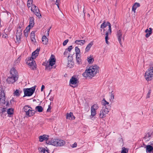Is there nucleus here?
Listing matches in <instances>:
<instances>
[{"mask_svg": "<svg viewBox=\"0 0 153 153\" xmlns=\"http://www.w3.org/2000/svg\"><path fill=\"white\" fill-rule=\"evenodd\" d=\"M99 67L97 65L91 66L85 70L82 75L84 77L91 78L99 72Z\"/></svg>", "mask_w": 153, "mask_h": 153, "instance_id": "obj_1", "label": "nucleus"}, {"mask_svg": "<svg viewBox=\"0 0 153 153\" xmlns=\"http://www.w3.org/2000/svg\"><path fill=\"white\" fill-rule=\"evenodd\" d=\"M47 144L56 146H61L65 145V141L59 139H52L46 142Z\"/></svg>", "mask_w": 153, "mask_h": 153, "instance_id": "obj_2", "label": "nucleus"}, {"mask_svg": "<svg viewBox=\"0 0 153 153\" xmlns=\"http://www.w3.org/2000/svg\"><path fill=\"white\" fill-rule=\"evenodd\" d=\"M107 25L108 26V29L106 31V30L105 29V28H104V29H100V31L101 34L102 35H105V42L107 44H108V35H110L111 33V25L110 23L109 22H107Z\"/></svg>", "mask_w": 153, "mask_h": 153, "instance_id": "obj_3", "label": "nucleus"}, {"mask_svg": "<svg viewBox=\"0 0 153 153\" xmlns=\"http://www.w3.org/2000/svg\"><path fill=\"white\" fill-rule=\"evenodd\" d=\"M22 112L25 113L26 116L29 117L33 116L35 113V111L33 110L30 106L27 105H26L23 107Z\"/></svg>", "mask_w": 153, "mask_h": 153, "instance_id": "obj_4", "label": "nucleus"}, {"mask_svg": "<svg viewBox=\"0 0 153 153\" xmlns=\"http://www.w3.org/2000/svg\"><path fill=\"white\" fill-rule=\"evenodd\" d=\"M150 66L145 74V79L147 81H150L153 78V64L150 65Z\"/></svg>", "mask_w": 153, "mask_h": 153, "instance_id": "obj_5", "label": "nucleus"}, {"mask_svg": "<svg viewBox=\"0 0 153 153\" xmlns=\"http://www.w3.org/2000/svg\"><path fill=\"white\" fill-rule=\"evenodd\" d=\"M56 62V59L54 56L51 55L49 59L45 65V69L47 70H50L53 68L52 67L55 64Z\"/></svg>", "mask_w": 153, "mask_h": 153, "instance_id": "obj_6", "label": "nucleus"}, {"mask_svg": "<svg viewBox=\"0 0 153 153\" xmlns=\"http://www.w3.org/2000/svg\"><path fill=\"white\" fill-rule=\"evenodd\" d=\"M25 61L31 69L33 70H36V65L34 59L30 57H29L26 59Z\"/></svg>", "mask_w": 153, "mask_h": 153, "instance_id": "obj_7", "label": "nucleus"}, {"mask_svg": "<svg viewBox=\"0 0 153 153\" xmlns=\"http://www.w3.org/2000/svg\"><path fill=\"white\" fill-rule=\"evenodd\" d=\"M5 97L4 90L2 87H0V105L3 106L5 105L6 106L9 104L8 102L5 101Z\"/></svg>", "mask_w": 153, "mask_h": 153, "instance_id": "obj_8", "label": "nucleus"}, {"mask_svg": "<svg viewBox=\"0 0 153 153\" xmlns=\"http://www.w3.org/2000/svg\"><path fill=\"white\" fill-rule=\"evenodd\" d=\"M35 90V87L29 88H25L23 89V91L24 95L23 97L26 96L30 97L33 94L34 91Z\"/></svg>", "mask_w": 153, "mask_h": 153, "instance_id": "obj_9", "label": "nucleus"}, {"mask_svg": "<svg viewBox=\"0 0 153 153\" xmlns=\"http://www.w3.org/2000/svg\"><path fill=\"white\" fill-rule=\"evenodd\" d=\"M109 111L110 110L108 108H104V107H102V109L100 111L99 118L101 119L105 118Z\"/></svg>", "mask_w": 153, "mask_h": 153, "instance_id": "obj_10", "label": "nucleus"}, {"mask_svg": "<svg viewBox=\"0 0 153 153\" xmlns=\"http://www.w3.org/2000/svg\"><path fill=\"white\" fill-rule=\"evenodd\" d=\"M31 10L39 18L41 17L42 16L39 12V9L35 5L33 4L32 5Z\"/></svg>", "mask_w": 153, "mask_h": 153, "instance_id": "obj_11", "label": "nucleus"}, {"mask_svg": "<svg viewBox=\"0 0 153 153\" xmlns=\"http://www.w3.org/2000/svg\"><path fill=\"white\" fill-rule=\"evenodd\" d=\"M99 107L97 104H94L91 107V115L90 116L91 118H92L96 115L97 113L96 110Z\"/></svg>", "mask_w": 153, "mask_h": 153, "instance_id": "obj_12", "label": "nucleus"}, {"mask_svg": "<svg viewBox=\"0 0 153 153\" xmlns=\"http://www.w3.org/2000/svg\"><path fill=\"white\" fill-rule=\"evenodd\" d=\"M18 79L11 76L8 77L7 79V81L9 84L13 83L17 80Z\"/></svg>", "mask_w": 153, "mask_h": 153, "instance_id": "obj_13", "label": "nucleus"}, {"mask_svg": "<svg viewBox=\"0 0 153 153\" xmlns=\"http://www.w3.org/2000/svg\"><path fill=\"white\" fill-rule=\"evenodd\" d=\"M10 76L18 78V74L16 70L14 68H12L10 71Z\"/></svg>", "mask_w": 153, "mask_h": 153, "instance_id": "obj_14", "label": "nucleus"}, {"mask_svg": "<svg viewBox=\"0 0 153 153\" xmlns=\"http://www.w3.org/2000/svg\"><path fill=\"white\" fill-rule=\"evenodd\" d=\"M116 35L119 43L121 45V39H123L122 31L121 30H118L117 32Z\"/></svg>", "mask_w": 153, "mask_h": 153, "instance_id": "obj_15", "label": "nucleus"}, {"mask_svg": "<svg viewBox=\"0 0 153 153\" xmlns=\"http://www.w3.org/2000/svg\"><path fill=\"white\" fill-rule=\"evenodd\" d=\"M49 136L46 134H44L42 135L39 136V141L40 142H42L44 140L48 141L50 140H48L49 139Z\"/></svg>", "mask_w": 153, "mask_h": 153, "instance_id": "obj_16", "label": "nucleus"}, {"mask_svg": "<svg viewBox=\"0 0 153 153\" xmlns=\"http://www.w3.org/2000/svg\"><path fill=\"white\" fill-rule=\"evenodd\" d=\"M34 19L33 17L30 18V21L29 25L27 27L28 28L30 29L33 27L34 25Z\"/></svg>", "mask_w": 153, "mask_h": 153, "instance_id": "obj_17", "label": "nucleus"}, {"mask_svg": "<svg viewBox=\"0 0 153 153\" xmlns=\"http://www.w3.org/2000/svg\"><path fill=\"white\" fill-rule=\"evenodd\" d=\"M40 48H37L36 50L32 53L31 57L34 59L38 56L39 54V52L40 51Z\"/></svg>", "mask_w": 153, "mask_h": 153, "instance_id": "obj_18", "label": "nucleus"}, {"mask_svg": "<svg viewBox=\"0 0 153 153\" xmlns=\"http://www.w3.org/2000/svg\"><path fill=\"white\" fill-rule=\"evenodd\" d=\"M66 118L67 119L72 120L75 119V117L73 115L72 113L70 112L69 113H67V114Z\"/></svg>", "mask_w": 153, "mask_h": 153, "instance_id": "obj_19", "label": "nucleus"}, {"mask_svg": "<svg viewBox=\"0 0 153 153\" xmlns=\"http://www.w3.org/2000/svg\"><path fill=\"white\" fill-rule=\"evenodd\" d=\"M77 80L76 78L72 76L70 79V84L75 85L77 84Z\"/></svg>", "mask_w": 153, "mask_h": 153, "instance_id": "obj_20", "label": "nucleus"}, {"mask_svg": "<svg viewBox=\"0 0 153 153\" xmlns=\"http://www.w3.org/2000/svg\"><path fill=\"white\" fill-rule=\"evenodd\" d=\"M35 31H32L30 34V37L31 41L33 43H35L36 42V39H35Z\"/></svg>", "mask_w": 153, "mask_h": 153, "instance_id": "obj_21", "label": "nucleus"}, {"mask_svg": "<svg viewBox=\"0 0 153 153\" xmlns=\"http://www.w3.org/2000/svg\"><path fill=\"white\" fill-rule=\"evenodd\" d=\"M22 31L21 28L19 27L16 33V37L17 39H18V38H20V36L22 34Z\"/></svg>", "mask_w": 153, "mask_h": 153, "instance_id": "obj_22", "label": "nucleus"}, {"mask_svg": "<svg viewBox=\"0 0 153 153\" xmlns=\"http://www.w3.org/2000/svg\"><path fill=\"white\" fill-rule=\"evenodd\" d=\"M102 105H103V107L105 108H108L107 106L109 107V102H107L105 99H103L102 102Z\"/></svg>", "mask_w": 153, "mask_h": 153, "instance_id": "obj_23", "label": "nucleus"}, {"mask_svg": "<svg viewBox=\"0 0 153 153\" xmlns=\"http://www.w3.org/2000/svg\"><path fill=\"white\" fill-rule=\"evenodd\" d=\"M88 62L89 64H91L93 63L94 61V59L93 58V56L91 55L90 56H88L87 59Z\"/></svg>", "mask_w": 153, "mask_h": 153, "instance_id": "obj_24", "label": "nucleus"}, {"mask_svg": "<svg viewBox=\"0 0 153 153\" xmlns=\"http://www.w3.org/2000/svg\"><path fill=\"white\" fill-rule=\"evenodd\" d=\"M140 6V4L138 3H135L133 5L132 7V11L135 12V10L137 7Z\"/></svg>", "mask_w": 153, "mask_h": 153, "instance_id": "obj_25", "label": "nucleus"}, {"mask_svg": "<svg viewBox=\"0 0 153 153\" xmlns=\"http://www.w3.org/2000/svg\"><path fill=\"white\" fill-rule=\"evenodd\" d=\"M85 42V40H76L75 41V43L77 45H83Z\"/></svg>", "mask_w": 153, "mask_h": 153, "instance_id": "obj_26", "label": "nucleus"}, {"mask_svg": "<svg viewBox=\"0 0 153 153\" xmlns=\"http://www.w3.org/2000/svg\"><path fill=\"white\" fill-rule=\"evenodd\" d=\"M13 108H10L8 109L7 113L9 117H11L13 115Z\"/></svg>", "mask_w": 153, "mask_h": 153, "instance_id": "obj_27", "label": "nucleus"}, {"mask_svg": "<svg viewBox=\"0 0 153 153\" xmlns=\"http://www.w3.org/2000/svg\"><path fill=\"white\" fill-rule=\"evenodd\" d=\"M42 41L43 44L46 45L48 42V39L45 36H44L42 37Z\"/></svg>", "mask_w": 153, "mask_h": 153, "instance_id": "obj_28", "label": "nucleus"}, {"mask_svg": "<svg viewBox=\"0 0 153 153\" xmlns=\"http://www.w3.org/2000/svg\"><path fill=\"white\" fill-rule=\"evenodd\" d=\"M153 150V147L151 145H147L146 146V152H150Z\"/></svg>", "mask_w": 153, "mask_h": 153, "instance_id": "obj_29", "label": "nucleus"}, {"mask_svg": "<svg viewBox=\"0 0 153 153\" xmlns=\"http://www.w3.org/2000/svg\"><path fill=\"white\" fill-rule=\"evenodd\" d=\"M35 109L39 112H41L43 111V108L41 106H37L35 108Z\"/></svg>", "mask_w": 153, "mask_h": 153, "instance_id": "obj_30", "label": "nucleus"}, {"mask_svg": "<svg viewBox=\"0 0 153 153\" xmlns=\"http://www.w3.org/2000/svg\"><path fill=\"white\" fill-rule=\"evenodd\" d=\"M22 91H20L19 90L16 89L14 92V94L16 96H19Z\"/></svg>", "mask_w": 153, "mask_h": 153, "instance_id": "obj_31", "label": "nucleus"}, {"mask_svg": "<svg viewBox=\"0 0 153 153\" xmlns=\"http://www.w3.org/2000/svg\"><path fill=\"white\" fill-rule=\"evenodd\" d=\"M30 29L27 27L26 29L24 31V33L25 36L27 37L28 35V32L29 31Z\"/></svg>", "mask_w": 153, "mask_h": 153, "instance_id": "obj_32", "label": "nucleus"}, {"mask_svg": "<svg viewBox=\"0 0 153 153\" xmlns=\"http://www.w3.org/2000/svg\"><path fill=\"white\" fill-rule=\"evenodd\" d=\"M72 49V48H68L66 49L64 52V55H67L68 54L69 55H70V53Z\"/></svg>", "mask_w": 153, "mask_h": 153, "instance_id": "obj_33", "label": "nucleus"}, {"mask_svg": "<svg viewBox=\"0 0 153 153\" xmlns=\"http://www.w3.org/2000/svg\"><path fill=\"white\" fill-rule=\"evenodd\" d=\"M21 59V58L20 56H19L16 59L14 62V65H18Z\"/></svg>", "mask_w": 153, "mask_h": 153, "instance_id": "obj_34", "label": "nucleus"}, {"mask_svg": "<svg viewBox=\"0 0 153 153\" xmlns=\"http://www.w3.org/2000/svg\"><path fill=\"white\" fill-rule=\"evenodd\" d=\"M74 65V62L73 61H68L67 66L69 68H72Z\"/></svg>", "mask_w": 153, "mask_h": 153, "instance_id": "obj_35", "label": "nucleus"}, {"mask_svg": "<svg viewBox=\"0 0 153 153\" xmlns=\"http://www.w3.org/2000/svg\"><path fill=\"white\" fill-rule=\"evenodd\" d=\"M114 96L113 93V91H112L111 92V95L110 96V100L111 102H113L114 100Z\"/></svg>", "mask_w": 153, "mask_h": 153, "instance_id": "obj_36", "label": "nucleus"}, {"mask_svg": "<svg viewBox=\"0 0 153 153\" xmlns=\"http://www.w3.org/2000/svg\"><path fill=\"white\" fill-rule=\"evenodd\" d=\"M76 61L78 65H81L82 64V60L80 58L77 57V58H76Z\"/></svg>", "mask_w": 153, "mask_h": 153, "instance_id": "obj_37", "label": "nucleus"}, {"mask_svg": "<svg viewBox=\"0 0 153 153\" xmlns=\"http://www.w3.org/2000/svg\"><path fill=\"white\" fill-rule=\"evenodd\" d=\"M107 25V23H106L105 22H104L101 25L100 28L102 29L105 28Z\"/></svg>", "mask_w": 153, "mask_h": 153, "instance_id": "obj_38", "label": "nucleus"}, {"mask_svg": "<svg viewBox=\"0 0 153 153\" xmlns=\"http://www.w3.org/2000/svg\"><path fill=\"white\" fill-rule=\"evenodd\" d=\"M33 0H28L27 5L28 7H29L31 6L32 4Z\"/></svg>", "mask_w": 153, "mask_h": 153, "instance_id": "obj_39", "label": "nucleus"}, {"mask_svg": "<svg viewBox=\"0 0 153 153\" xmlns=\"http://www.w3.org/2000/svg\"><path fill=\"white\" fill-rule=\"evenodd\" d=\"M151 135H152V134H151V133H147L146 134L145 137V139H147V138H148V139H150V137L151 136Z\"/></svg>", "mask_w": 153, "mask_h": 153, "instance_id": "obj_40", "label": "nucleus"}, {"mask_svg": "<svg viewBox=\"0 0 153 153\" xmlns=\"http://www.w3.org/2000/svg\"><path fill=\"white\" fill-rule=\"evenodd\" d=\"M128 150L125 147H123L122 149L121 153H127Z\"/></svg>", "mask_w": 153, "mask_h": 153, "instance_id": "obj_41", "label": "nucleus"}, {"mask_svg": "<svg viewBox=\"0 0 153 153\" xmlns=\"http://www.w3.org/2000/svg\"><path fill=\"white\" fill-rule=\"evenodd\" d=\"M152 29L151 28H149V29H147L145 30V32L148 33H150V34L152 33Z\"/></svg>", "mask_w": 153, "mask_h": 153, "instance_id": "obj_42", "label": "nucleus"}, {"mask_svg": "<svg viewBox=\"0 0 153 153\" xmlns=\"http://www.w3.org/2000/svg\"><path fill=\"white\" fill-rule=\"evenodd\" d=\"M73 57L72 54H70L68 55V61H72Z\"/></svg>", "mask_w": 153, "mask_h": 153, "instance_id": "obj_43", "label": "nucleus"}, {"mask_svg": "<svg viewBox=\"0 0 153 153\" xmlns=\"http://www.w3.org/2000/svg\"><path fill=\"white\" fill-rule=\"evenodd\" d=\"M75 51L76 52V55L80 54V51L79 48H75Z\"/></svg>", "mask_w": 153, "mask_h": 153, "instance_id": "obj_44", "label": "nucleus"}, {"mask_svg": "<svg viewBox=\"0 0 153 153\" xmlns=\"http://www.w3.org/2000/svg\"><path fill=\"white\" fill-rule=\"evenodd\" d=\"M41 152L42 153H48V151L47 150L45 149L44 148H42Z\"/></svg>", "mask_w": 153, "mask_h": 153, "instance_id": "obj_45", "label": "nucleus"}, {"mask_svg": "<svg viewBox=\"0 0 153 153\" xmlns=\"http://www.w3.org/2000/svg\"><path fill=\"white\" fill-rule=\"evenodd\" d=\"M93 42H92L90 43L88 45H87L86 48H91V47L92 46V45H93Z\"/></svg>", "mask_w": 153, "mask_h": 153, "instance_id": "obj_46", "label": "nucleus"}, {"mask_svg": "<svg viewBox=\"0 0 153 153\" xmlns=\"http://www.w3.org/2000/svg\"><path fill=\"white\" fill-rule=\"evenodd\" d=\"M151 92L150 90H149L147 94V95H146V98H149V97L150 96V95H151Z\"/></svg>", "mask_w": 153, "mask_h": 153, "instance_id": "obj_47", "label": "nucleus"}, {"mask_svg": "<svg viewBox=\"0 0 153 153\" xmlns=\"http://www.w3.org/2000/svg\"><path fill=\"white\" fill-rule=\"evenodd\" d=\"M68 39H66V40H65L63 42V45L64 46L65 45L67 44V43L68 42Z\"/></svg>", "mask_w": 153, "mask_h": 153, "instance_id": "obj_48", "label": "nucleus"}, {"mask_svg": "<svg viewBox=\"0 0 153 153\" xmlns=\"http://www.w3.org/2000/svg\"><path fill=\"white\" fill-rule=\"evenodd\" d=\"M77 144L76 143H75L74 144H72L71 147L72 148H75L77 146Z\"/></svg>", "mask_w": 153, "mask_h": 153, "instance_id": "obj_49", "label": "nucleus"}, {"mask_svg": "<svg viewBox=\"0 0 153 153\" xmlns=\"http://www.w3.org/2000/svg\"><path fill=\"white\" fill-rule=\"evenodd\" d=\"M51 110V106L50 105H48V108L47 110V112H49Z\"/></svg>", "mask_w": 153, "mask_h": 153, "instance_id": "obj_50", "label": "nucleus"}, {"mask_svg": "<svg viewBox=\"0 0 153 153\" xmlns=\"http://www.w3.org/2000/svg\"><path fill=\"white\" fill-rule=\"evenodd\" d=\"M6 111L5 110V108H3L1 110V114H3L4 112H5Z\"/></svg>", "mask_w": 153, "mask_h": 153, "instance_id": "obj_51", "label": "nucleus"}, {"mask_svg": "<svg viewBox=\"0 0 153 153\" xmlns=\"http://www.w3.org/2000/svg\"><path fill=\"white\" fill-rule=\"evenodd\" d=\"M151 34H150V33H147L146 35V37L148 38L150 36Z\"/></svg>", "mask_w": 153, "mask_h": 153, "instance_id": "obj_52", "label": "nucleus"}, {"mask_svg": "<svg viewBox=\"0 0 153 153\" xmlns=\"http://www.w3.org/2000/svg\"><path fill=\"white\" fill-rule=\"evenodd\" d=\"M44 88H45L44 85H42V86L41 88V91H43V90Z\"/></svg>", "mask_w": 153, "mask_h": 153, "instance_id": "obj_53", "label": "nucleus"}, {"mask_svg": "<svg viewBox=\"0 0 153 153\" xmlns=\"http://www.w3.org/2000/svg\"><path fill=\"white\" fill-rule=\"evenodd\" d=\"M76 58H80L81 56L80 54H76Z\"/></svg>", "mask_w": 153, "mask_h": 153, "instance_id": "obj_54", "label": "nucleus"}, {"mask_svg": "<svg viewBox=\"0 0 153 153\" xmlns=\"http://www.w3.org/2000/svg\"><path fill=\"white\" fill-rule=\"evenodd\" d=\"M56 4L57 5V6L58 8L59 9V3H58L57 4L56 3Z\"/></svg>", "mask_w": 153, "mask_h": 153, "instance_id": "obj_55", "label": "nucleus"}, {"mask_svg": "<svg viewBox=\"0 0 153 153\" xmlns=\"http://www.w3.org/2000/svg\"><path fill=\"white\" fill-rule=\"evenodd\" d=\"M150 145L153 147V141L151 143Z\"/></svg>", "mask_w": 153, "mask_h": 153, "instance_id": "obj_56", "label": "nucleus"}, {"mask_svg": "<svg viewBox=\"0 0 153 153\" xmlns=\"http://www.w3.org/2000/svg\"><path fill=\"white\" fill-rule=\"evenodd\" d=\"M49 31H47V34H48V36L49 35Z\"/></svg>", "mask_w": 153, "mask_h": 153, "instance_id": "obj_57", "label": "nucleus"}, {"mask_svg": "<svg viewBox=\"0 0 153 153\" xmlns=\"http://www.w3.org/2000/svg\"><path fill=\"white\" fill-rule=\"evenodd\" d=\"M72 45L68 47V48H71L72 47Z\"/></svg>", "mask_w": 153, "mask_h": 153, "instance_id": "obj_58", "label": "nucleus"}, {"mask_svg": "<svg viewBox=\"0 0 153 153\" xmlns=\"http://www.w3.org/2000/svg\"><path fill=\"white\" fill-rule=\"evenodd\" d=\"M58 3H59V2H58V0H56V3L57 4Z\"/></svg>", "mask_w": 153, "mask_h": 153, "instance_id": "obj_59", "label": "nucleus"}, {"mask_svg": "<svg viewBox=\"0 0 153 153\" xmlns=\"http://www.w3.org/2000/svg\"><path fill=\"white\" fill-rule=\"evenodd\" d=\"M52 91V90H51L50 91V92L49 93V95L50 94V92H51Z\"/></svg>", "mask_w": 153, "mask_h": 153, "instance_id": "obj_60", "label": "nucleus"}, {"mask_svg": "<svg viewBox=\"0 0 153 153\" xmlns=\"http://www.w3.org/2000/svg\"><path fill=\"white\" fill-rule=\"evenodd\" d=\"M51 28V27H50L48 29H49V30H50Z\"/></svg>", "mask_w": 153, "mask_h": 153, "instance_id": "obj_61", "label": "nucleus"}, {"mask_svg": "<svg viewBox=\"0 0 153 153\" xmlns=\"http://www.w3.org/2000/svg\"><path fill=\"white\" fill-rule=\"evenodd\" d=\"M50 30L49 29H48L47 30V31H50Z\"/></svg>", "mask_w": 153, "mask_h": 153, "instance_id": "obj_62", "label": "nucleus"}, {"mask_svg": "<svg viewBox=\"0 0 153 153\" xmlns=\"http://www.w3.org/2000/svg\"><path fill=\"white\" fill-rule=\"evenodd\" d=\"M75 48H78L77 47H76Z\"/></svg>", "mask_w": 153, "mask_h": 153, "instance_id": "obj_63", "label": "nucleus"}, {"mask_svg": "<svg viewBox=\"0 0 153 153\" xmlns=\"http://www.w3.org/2000/svg\"><path fill=\"white\" fill-rule=\"evenodd\" d=\"M70 85V86H71L73 87V86H72V85Z\"/></svg>", "mask_w": 153, "mask_h": 153, "instance_id": "obj_64", "label": "nucleus"}]
</instances>
